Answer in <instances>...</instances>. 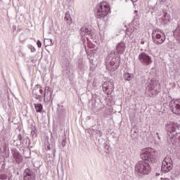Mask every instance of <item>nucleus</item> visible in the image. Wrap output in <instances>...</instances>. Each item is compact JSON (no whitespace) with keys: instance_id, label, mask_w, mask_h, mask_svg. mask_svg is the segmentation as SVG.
Segmentation results:
<instances>
[{"instance_id":"obj_37","label":"nucleus","mask_w":180,"mask_h":180,"mask_svg":"<svg viewBox=\"0 0 180 180\" xmlns=\"http://www.w3.org/2000/svg\"><path fill=\"white\" fill-rule=\"evenodd\" d=\"M156 134L158 135V139L160 140V135H158V132H157Z\"/></svg>"},{"instance_id":"obj_42","label":"nucleus","mask_w":180,"mask_h":180,"mask_svg":"<svg viewBox=\"0 0 180 180\" xmlns=\"http://www.w3.org/2000/svg\"><path fill=\"white\" fill-rule=\"evenodd\" d=\"M51 46H53V40L51 39Z\"/></svg>"},{"instance_id":"obj_11","label":"nucleus","mask_w":180,"mask_h":180,"mask_svg":"<svg viewBox=\"0 0 180 180\" xmlns=\"http://www.w3.org/2000/svg\"><path fill=\"white\" fill-rule=\"evenodd\" d=\"M167 141L172 144L173 146H180V133H177L175 135L169 134L167 137Z\"/></svg>"},{"instance_id":"obj_21","label":"nucleus","mask_w":180,"mask_h":180,"mask_svg":"<svg viewBox=\"0 0 180 180\" xmlns=\"http://www.w3.org/2000/svg\"><path fill=\"white\" fill-rule=\"evenodd\" d=\"M173 34L174 37H176L179 40H180V25L179 24L177 25V27L176 30L174 31Z\"/></svg>"},{"instance_id":"obj_29","label":"nucleus","mask_w":180,"mask_h":180,"mask_svg":"<svg viewBox=\"0 0 180 180\" xmlns=\"http://www.w3.org/2000/svg\"><path fill=\"white\" fill-rule=\"evenodd\" d=\"M28 49H30V50L31 51V53H34V51H36V48H34V46L32 45H29Z\"/></svg>"},{"instance_id":"obj_24","label":"nucleus","mask_w":180,"mask_h":180,"mask_svg":"<svg viewBox=\"0 0 180 180\" xmlns=\"http://www.w3.org/2000/svg\"><path fill=\"white\" fill-rule=\"evenodd\" d=\"M32 94H33V95H36V94L40 95L39 85H37V86L34 88V89H33V91H32Z\"/></svg>"},{"instance_id":"obj_30","label":"nucleus","mask_w":180,"mask_h":180,"mask_svg":"<svg viewBox=\"0 0 180 180\" xmlns=\"http://www.w3.org/2000/svg\"><path fill=\"white\" fill-rule=\"evenodd\" d=\"M0 179L6 180L8 179V176L6 174H0Z\"/></svg>"},{"instance_id":"obj_4","label":"nucleus","mask_w":180,"mask_h":180,"mask_svg":"<svg viewBox=\"0 0 180 180\" xmlns=\"http://www.w3.org/2000/svg\"><path fill=\"white\" fill-rule=\"evenodd\" d=\"M152 39L155 44H162L166 40L165 34L160 30H157L152 33Z\"/></svg>"},{"instance_id":"obj_31","label":"nucleus","mask_w":180,"mask_h":180,"mask_svg":"<svg viewBox=\"0 0 180 180\" xmlns=\"http://www.w3.org/2000/svg\"><path fill=\"white\" fill-rule=\"evenodd\" d=\"M66 141H65V137L63 136L61 146L63 147H65Z\"/></svg>"},{"instance_id":"obj_12","label":"nucleus","mask_w":180,"mask_h":180,"mask_svg":"<svg viewBox=\"0 0 180 180\" xmlns=\"http://www.w3.org/2000/svg\"><path fill=\"white\" fill-rule=\"evenodd\" d=\"M23 180H36V173L32 169L27 168L23 173Z\"/></svg>"},{"instance_id":"obj_25","label":"nucleus","mask_w":180,"mask_h":180,"mask_svg":"<svg viewBox=\"0 0 180 180\" xmlns=\"http://www.w3.org/2000/svg\"><path fill=\"white\" fill-rule=\"evenodd\" d=\"M131 78H133V77L131 75H130V73L126 72L124 74V79L125 81H130Z\"/></svg>"},{"instance_id":"obj_26","label":"nucleus","mask_w":180,"mask_h":180,"mask_svg":"<svg viewBox=\"0 0 180 180\" xmlns=\"http://www.w3.org/2000/svg\"><path fill=\"white\" fill-rule=\"evenodd\" d=\"M160 2H162L166 6L171 5L172 1L171 0H160Z\"/></svg>"},{"instance_id":"obj_8","label":"nucleus","mask_w":180,"mask_h":180,"mask_svg":"<svg viewBox=\"0 0 180 180\" xmlns=\"http://www.w3.org/2000/svg\"><path fill=\"white\" fill-rule=\"evenodd\" d=\"M80 34L82 36V43H85V37L87 40H89V39H94V34H92V31L89 30L86 27H82L80 29Z\"/></svg>"},{"instance_id":"obj_3","label":"nucleus","mask_w":180,"mask_h":180,"mask_svg":"<svg viewBox=\"0 0 180 180\" xmlns=\"http://www.w3.org/2000/svg\"><path fill=\"white\" fill-rule=\"evenodd\" d=\"M109 13H110V7H109L108 5H104L103 3L97 6L96 16L98 18V19H102V18L108 16Z\"/></svg>"},{"instance_id":"obj_33","label":"nucleus","mask_w":180,"mask_h":180,"mask_svg":"<svg viewBox=\"0 0 180 180\" xmlns=\"http://www.w3.org/2000/svg\"><path fill=\"white\" fill-rule=\"evenodd\" d=\"M39 49H40L41 47V41L40 40H38L37 41V43Z\"/></svg>"},{"instance_id":"obj_28","label":"nucleus","mask_w":180,"mask_h":180,"mask_svg":"<svg viewBox=\"0 0 180 180\" xmlns=\"http://www.w3.org/2000/svg\"><path fill=\"white\" fill-rule=\"evenodd\" d=\"M18 140H20V144H25V142H23V137L22 136L21 134H19L18 136Z\"/></svg>"},{"instance_id":"obj_20","label":"nucleus","mask_w":180,"mask_h":180,"mask_svg":"<svg viewBox=\"0 0 180 180\" xmlns=\"http://www.w3.org/2000/svg\"><path fill=\"white\" fill-rule=\"evenodd\" d=\"M64 20H65L68 25H71V23H72V18H71V14H70V11H67L65 13Z\"/></svg>"},{"instance_id":"obj_40","label":"nucleus","mask_w":180,"mask_h":180,"mask_svg":"<svg viewBox=\"0 0 180 180\" xmlns=\"http://www.w3.org/2000/svg\"><path fill=\"white\" fill-rule=\"evenodd\" d=\"M90 70H91V71H94V68H92V67H90Z\"/></svg>"},{"instance_id":"obj_23","label":"nucleus","mask_w":180,"mask_h":180,"mask_svg":"<svg viewBox=\"0 0 180 180\" xmlns=\"http://www.w3.org/2000/svg\"><path fill=\"white\" fill-rule=\"evenodd\" d=\"M22 141L24 143V144H22V146H24L25 147H29V146H30V139H29L28 136L23 138Z\"/></svg>"},{"instance_id":"obj_19","label":"nucleus","mask_w":180,"mask_h":180,"mask_svg":"<svg viewBox=\"0 0 180 180\" xmlns=\"http://www.w3.org/2000/svg\"><path fill=\"white\" fill-rule=\"evenodd\" d=\"M93 131H96V137H101L102 136V131L99 129V125L98 126H93L92 127Z\"/></svg>"},{"instance_id":"obj_41","label":"nucleus","mask_w":180,"mask_h":180,"mask_svg":"<svg viewBox=\"0 0 180 180\" xmlns=\"http://www.w3.org/2000/svg\"><path fill=\"white\" fill-rule=\"evenodd\" d=\"M90 63H94V60H92V59L90 60Z\"/></svg>"},{"instance_id":"obj_17","label":"nucleus","mask_w":180,"mask_h":180,"mask_svg":"<svg viewBox=\"0 0 180 180\" xmlns=\"http://www.w3.org/2000/svg\"><path fill=\"white\" fill-rule=\"evenodd\" d=\"M0 154H5L6 158L9 157V146L6 143H4L0 147Z\"/></svg>"},{"instance_id":"obj_2","label":"nucleus","mask_w":180,"mask_h":180,"mask_svg":"<svg viewBox=\"0 0 180 180\" xmlns=\"http://www.w3.org/2000/svg\"><path fill=\"white\" fill-rule=\"evenodd\" d=\"M117 51H111L105 58V65L108 71H116L120 65V57L119 54H122L126 50V44L120 42L116 46Z\"/></svg>"},{"instance_id":"obj_15","label":"nucleus","mask_w":180,"mask_h":180,"mask_svg":"<svg viewBox=\"0 0 180 180\" xmlns=\"http://www.w3.org/2000/svg\"><path fill=\"white\" fill-rule=\"evenodd\" d=\"M11 154H13V157L15 160L17 164H20L22 161H23V156L19 153L18 149L13 148L11 149Z\"/></svg>"},{"instance_id":"obj_32","label":"nucleus","mask_w":180,"mask_h":180,"mask_svg":"<svg viewBox=\"0 0 180 180\" xmlns=\"http://www.w3.org/2000/svg\"><path fill=\"white\" fill-rule=\"evenodd\" d=\"M134 13L136 15L135 17H134V19H139L140 16L137 14V13H139V11L137 10H135Z\"/></svg>"},{"instance_id":"obj_6","label":"nucleus","mask_w":180,"mask_h":180,"mask_svg":"<svg viewBox=\"0 0 180 180\" xmlns=\"http://www.w3.org/2000/svg\"><path fill=\"white\" fill-rule=\"evenodd\" d=\"M172 159L169 156H167L162 162L161 169L165 173L169 172L172 169Z\"/></svg>"},{"instance_id":"obj_1","label":"nucleus","mask_w":180,"mask_h":180,"mask_svg":"<svg viewBox=\"0 0 180 180\" xmlns=\"http://www.w3.org/2000/svg\"><path fill=\"white\" fill-rule=\"evenodd\" d=\"M158 153L151 148H146L141 154V161L138 162L135 166V174L139 178L143 175H148L151 172V167L148 162H155L157 161Z\"/></svg>"},{"instance_id":"obj_35","label":"nucleus","mask_w":180,"mask_h":180,"mask_svg":"<svg viewBox=\"0 0 180 180\" xmlns=\"http://www.w3.org/2000/svg\"><path fill=\"white\" fill-rule=\"evenodd\" d=\"M56 153H57V151L56 150V148H53V157H56Z\"/></svg>"},{"instance_id":"obj_43","label":"nucleus","mask_w":180,"mask_h":180,"mask_svg":"<svg viewBox=\"0 0 180 180\" xmlns=\"http://www.w3.org/2000/svg\"><path fill=\"white\" fill-rule=\"evenodd\" d=\"M70 1H72V0H69Z\"/></svg>"},{"instance_id":"obj_18","label":"nucleus","mask_w":180,"mask_h":180,"mask_svg":"<svg viewBox=\"0 0 180 180\" xmlns=\"http://www.w3.org/2000/svg\"><path fill=\"white\" fill-rule=\"evenodd\" d=\"M5 167H6V163L5 162V158H0V174L5 172Z\"/></svg>"},{"instance_id":"obj_39","label":"nucleus","mask_w":180,"mask_h":180,"mask_svg":"<svg viewBox=\"0 0 180 180\" xmlns=\"http://www.w3.org/2000/svg\"><path fill=\"white\" fill-rule=\"evenodd\" d=\"M144 43H145V42H144V41H143V40L141 41V44H144Z\"/></svg>"},{"instance_id":"obj_9","label":"nucleus","mask_w":180,"mask_h":180,"mask_svg":"<svg viewBox=\"0 0 180 180\" xmlns=\"http://www.w3.org/2000/svg\"><path fill=\"white\" fill-rule=\"evenodd\" d=\"M115 90V85L113 84V81L110 80L108 82H105L103 84V91L105 92L107 95H110L112 92Z\"/></svg>"},{"instance_id":"obj_13","label":"nucleus","mask_w":180,"mask_h":180,"mask_svg":"<svg viewBox=\"0 0 180 180\" xmlns=\"http://www.w3.org/2000/svg\"><path fill=\"white\" fill-rule=\"evenodd\" d=\"M165 129L167 133L172 134V133H175V131H176V129L180 130V125L178 123L170 122L166 125Z\"/></svg>"},{"instance_id":"obj_34","label":"nucleus","mask_w":180,"mask_h":180,"mask_svg":"<svg viewBox=\"0 0 180 180\" xmlns=\"http://www.w3.org/2000/svg\"><path fill=\"white\" fill-rule=\"evenodd\" d=\"M39 95H43V89L41 85H39Z\"/></svg>"},{"instance_id":"obj_16","label":"nucleus","mask_w":180,"mask_h":180,"mask_svg":"<svg viewBox=\"0 0 180 180\" xmlns=\"http://www.w3.org/2000/svg\"><path fill=\"white\" fill-rule=\"evenodd\" d=\"M169 20H171L169 14L167 13H163V16L157 21V23L160 26V25H165L166 23H168Z\"/></svg>"},{"instance_id":"obj_5","label":"nucleus","mask_w":180,"mask_h":180,"mask_svg":"<svg viewBox=\"0 0 180 180\" xmlns=\"http://www.w3.org/2000/svg\"><path fill=\"white\" fill-rule=\"evenodd\" d=\"M148 88L151 96H157V95L160 94L161 86L160 85V83H158V82L156 80L151 79L150 82L148 85Z\"/></svg>"},{"instance_id":"obj_10","label":"nucleus","mask_w":180,"mask_h":180,"mask_svg":"<svg viewBox=\"0 0 180 180\" xmlns=\"http://www.w3.org/2000/svg\"><path fill=\"white\" fill-rule=\"evenodd\" d=\"M169 106L170 108V110L172 112L174 113V115H179L180 113V99L179 100H172L169 104Z\"/></svg>"},{"instance_id":"obj_7","label":"nucleus","mask_w":180,"mask_h":180,"mask_svg":"<svg viewBox=\"0 0 180 180\" xmlns=\"http://www.w3.org/2000/svg\"><path fill=\"white\" fill-rule=\"evenodd\" d=\"M138 59L139 60L142 65H150L153 63V60H151V56H149V55L145 52H141V53H139Z\"/></svg>"},{"instance_id":"obj_27","label":"nucleus","mask_w":180,"mask_h":180,"mask_svg":"<svg viewBox=\"0 0 180 180\" xmlns=\"http://www.w3.org/2000/svg\"><path fill=\"white\" fill-rule=\"evenodd\" d=\"M31 136L32 139H35V137H37V129H34L31 131Z\"/></svg>"},{"instance_id":"obj_36","label":"nucleus","mask_w":180,"mask_h":180,"mask_svg":"<svg viewBox=\"0 0 180 180\" xmlns=\"http://www.w3.org/2000/svg\"><path fill=\"white\" fill-rule=\"evenodd\" d=\"M32 63H36V60H34V59H32Z\"/></svg>"},{"instance_id":"obj_38","label":"nucleus","mask_w":180,"mask_h":180,"mask_svg":"<svg viewBox=\"0 0 180 180\" xmlns=\"http://www.w3.org/2000/svg\"><path fill=\"white\" fill-rule=\"evenodd\" d=\"M48 150H51V148H50V146H47Z\"/></svg>"},{"instance_id":"obj_14","label":"nucleus","mask_w":180,"mask_h":180,"mask_svg":"<svg viewBox=\"0 0 180 180\" xmlns=\"http://www.w3.org/2000/svg\"><path fill=\"white\" fill-rule=\"evenodd\" d=\"M48 88V89H47ZM45 89V92L43 95L41 94H33L34 98H35V99H38L39 102H41L43 101V96L44 98H46V95H49V92H47V91H49L50 92V99H51V101H53V90L51 89H50V87H47Z\"/></svg>"},{"instance_id":"obj_22","label":"nucleus","mask_w":180,"mask_h":180,"mask_svg":"<svg viewBox=\"0 0 180 180\" xmlns=\"http://www.w3.org/2000/svg\"><path fill=\"white\" fill-rule=\"evenodd\" d=\"M34 105L36 112H41V110H43V105H41L40 103H37V104L34 103Z\"/></svg>"}]
</instances>
